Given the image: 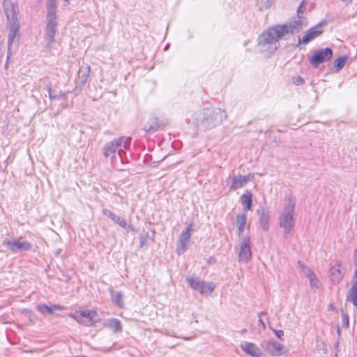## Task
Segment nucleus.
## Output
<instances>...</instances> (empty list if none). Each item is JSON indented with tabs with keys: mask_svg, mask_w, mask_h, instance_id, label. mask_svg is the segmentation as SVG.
<instances>
[{
	"mask_svg": "<svg viewBox=\"0 0 357 357\" xmlns=\"http://www.w3.org/2000/svg\"><path fill=\"white\" fill-rule=\"evenodd\" d=\"M22 237H20L17 241L3 240L2 244L13 253L22 251L30 250L32 248V244L27 241H20Z\"/></svg>",
	"mask_w": 357,
	"mask_h": 357,
	"instance_id": "0eeeda50",
	"label": "nucleus"
},
{
	"mask_svg": "<svg viewBox=\"0 0 357 357\" xmlns=\"http://www.w3.org/2000/svg\"><path fill=\"white\" fill-rule=\"evenodd\" d=\"M326 22L325 21H322L312 27L307 31L305 35L301 40H299V43L307 44L310 40L321 35L323 32L321 29L324 25H326Z\"/></svg>",
	"mask_w": 357,
	"mask_h": 357,
	"instance_id": "9b49d317",
	"label": "nucleus"
},
{
	"mask_svg": "<svg viewBox=\"0 0 357 357\" xmlns=\"http://www.w3.org/2000/svg\"><path fill=\"white\" fill-rule=\"evenodd\" d=\"M2 6L7 22L19 21L17 14L19 13L18 5L12 0H3Z\"/></svg>",
	"mask_w": 357,
	"mask_h": 357,
	"instance_id": "6e6552de",
	"label": "nucleus"
},
{
	"mask_svg": "<svg viewBox=\"0 0 357 357\" xmlns=\"http://www.w3.org/2000/svg\"><path fill=\"white\" fill-rule=\"evenodd\" d=\"M203 289H204L203 294L207 293V292L211 293L214 290V285L213 283H206V282H204Z\"/></svg>",
	"mask_w": 357,
	"mask_h": 357,
	"instance_id": "72a5a7b5",
	"label": "nucleus"
},
{
	"mask_svg": "<svg viewBox=\"0 0 357 357\" xmlns=\"http://www.w3.org/2000/svg\"><path fill=\"white\" fill-rule=\"evenodd\" d=\"M190 231L191 225L181 232L178 240L179 245L177 248V252L178 254L183 253L185 251L187 243L190 240Z\"/></svg>",
	"mask_w": 357,
	"mask_h": 357,
	"instance_id": "f3484780",
	"label": "nucleus"
},
{
	"mask_svg": "<svg viewBox=\"0 0 357 357\" xmlns=\"http://www.w3.org/2000/svg\"><path fill=\"white\" fill-rule=\"evenodd\" d=\"M261 348L273 356H280L287 353L285 347L273 339L263 340L260 344Z\"/></svg>",
	"mask_w": 357,
	"mask_h": 357,
	"instance_id": "39448f33",
	"label": "nucleus"
},
{
	"mask_svg": "<svg viewBox=\"0 0 357 357\" xmlns=\"http://www.w3.org/2000/svg\"><path fill=\"white\" fill-rule=\"evenodd\" d=\"M356 185L357 186V181H356Z\"/></svg>",
	"mask_w": 357,
	"mask_h": 357,
	"instance_id": "09e8293b",
	"label": "nucleus"
},
{
	"mask_svg": "<svg viewBox=\"0 0 357 357\" xmlns=\"http://www.w3.org/2000/svg\"><path fill=\"white\" fill-rule=\"evenodd\" d=\"M57 0H50L47 6V18H56Z\"/></svg>",
	"mask_w": 357,
	"mask_h": 357,
	"instance_id": "cd10ccee",
	"label": "nucleus"
},
{
	"mask_svg": "<svg viewBox=\"0 0 357 357\" xmlns=\"http://www.w3.org/2000/svg\"><path fill=\"white\" fill-rule=\"evenodd\" d=\"M165 124L160 121L158 118H151L148 122L144 125L143 130L146 132L153 133L158 130L162 129Z\"/></svg>",
	"mask_w": 357,
	"mask_h": 357,
	"instance_id": "dca6fc26",
	"label": "nucleus"
},
{
	"mask_svg": "<svg viewBox=\"0 0 357 357\" xmlns=\"http://www.w3.org/2000/svg\"><path fill=\"white\" fill-rule=\"evenodd\" d=\"M328 307H329V309H333V305H331H331L328 306Z\"/></svg>",
	"mask_w": 357,
	"mask_h": 357,
	"instance_id": "c03bdc74",
	"label": "nucleus"
},
{
	"mask_svg": "<svg viewBox=\"0 0 357 357\" xmlns=\"http://www.w3.org/2000/svg\"><path fill=\"white\" fill-rule=\"evenodd\" d=\"M90 72L91 68L88 65H86L85 67L80 68L78 74V78L76 81V85L74 89L75 92H79L82 91V88L88 82Z\"/></svg>",
	"mask_w": 357,
	"mask_h": 357,
	"instance_id": "f8f14e48",
	"label": "nucleus"
},
{
	"mask_svg": "<svg viewBox=\"0 0 357 357\" xmlns=\"http://www.w3.org/2000/svg\"><path fill=\"white\" fill-rule=\"evenodd\" d=\"M103 325L111 329L114 333L122 331V325L119 319L116 318H111L106 320Z\"/></svg>",
	"mask_w": 357,
	"mask_h": 357,
	"instance_id": "5701e85b",
	"label": "nucleus"
},
{
	"mask_svg": "<svg viewBox=\"0 0 357 357\" xmlns=\"http://www.w3.org/2000/svg\"><path fill=\"white\" fill-rule=\"evenodd\" d=\"M102 213L105 216L109 218L112 221H114L116 224L119 225L120 227H123V229H127L131 227V225H128L127 224L126 220L123 218L116 215V214H114L113 212H112L111 211H109L108 209H103Z\"/></svg>",
	"mask_w": 357,
	"mask_h": 357,
	"instance_id": "6ab92c4d",
	"label": "nucleus"
},
{
	"mask_svg": "<svg viewBox=\"0 0 357 357\" xmlns=\"http://www.w3.org/2000/svg\"><path fill=\"white\" fill-rule=\"evenodd\" d=\"M348 60V56L347 55L340 56L334 61V67L336 68L337 71L340 70L346 62Z\"/></svg>",
	"mask_w": 357,
	"mask_h": 357,
	"instance_id": "7c9ffc66",
	"label": "nucleus"
},
{
	"mask_svg": "<svg viewBox=\"0 0 357 357\" xmlns=\"http://www.w3.org/2000/svg\"><path fill=\"white\" fill-rule=\"evenodd\" d=\"M354 263L356 267V271L354 273V279H357V248L354 250Z\"/></svg>",
	"mask_w": 357,
	"mask_h": 357,
	"instance_id": "4c0bfd02",
	"label": "nucleus"
},
{
	"mask_svg": "<svg viewBox=\"0 0 357 357\" xmlns=\"http://www.w3.org/2000/svg\"><path fill=\"white\" fill-rule=\"evenodd\" d=\"M227 113L220 108H204L196 114V124L204 130L213 129L227 119Z\"/></svg>",
	"mask_w": 357,
	"mask_h": 357,
	"instance_id": "f03ea898",
	"label": "nucleus"
},
{
	"mask_svg": "<svg viewBox=\"0 0 357 357\" xmlns=\"http://www.w3.org/2000/svg\"><path fill=\"white\" fill-rule=\"evenodd\" d=\"M36 309L43 314H51L56 310H62L63 307L57 304L47 305V304H38Z\"/></svg>",
	"mask_w": 357,
	"mask_h": 357,
	"instance_id": "412c9836",
	"label": "nucleus"
},
{
	"mask_svg": "<svg viewBox=\"0 0 357 357\" xmlns=\"http://www.w3.org/2000/svg\"><path fill=\"white\" fill-rule=\"evenodd\" d=\"M273 331L278 338L282 340V337L284 336V331L282 330L273 329Z\"/></svg>",
	"mask_w": 357,
	"mask_h": 357,
	"instance_id": "a19ab883",
	"label": "nucleus"
},
{
	"mask_svg": "<svg viewBox=\"0 0 357 357\" xmlns=\"http://www.w3.org/2000/svg\"><path fill=\"white\" fill-rule=\"evenodd\" d=\"M344 272L342 270V266L337 263L329 270L331 280L334 284H338L342 279Z\"/></svg>",
	"mask_w": 357,
	"mask_h": 357,
	"instance_id": "a211bd4d",
	"label": "nucleus"
},
{
	"mask_svg": "<svg viewBox=\"0 0 357 357\" xmlns=\"http://www.w3.org/2000/svg\"><path fill=\"white\" fill-rule=\"evenodd\" d=\"M259 214V225L260 227L265 231H267L269 229V219L270 215L268 212L265 208H261V211H258Z\"/></svg>",
	"mask_w": 357,
	"mask_h": 357,
	"instance_id": "4be33fe9",
	"label": "nucleus"
},
{
	"mask_svg": "<svg viewBox=\"0 0 357 357\" xmlns=\"http://www.w3.org/2000/svg\"><path fill=\"white\" fill-rule=\"evenodd\" d=\"M241 348L245 354L252 357H266L261 349L252 342H243L241 344Z\"/></svg>",
	"mask_w": 357,
	"mask_h": 357,
	"instance_id": "ddd939ff",
	"label": "nucleus"
},
{
	"mask_svg": "<svg viewBox=\"0 0 357 357\" xmlns=\"http://www.w3.org/2000/svg\"><path fill=\"white\" fill-rule=\"evenodd\" d=\"M109 292L112 296V301L115 303L117 306H119L121 308H123L124 307V302L123 300V296L121 292L118 291L114 293L112 289H109Z\"/></svg>",
	"mask_w": 357,
	"mask_h": 357,
	"instance_id": "bb28decb",
	"label": "nucleus"
},
{
	"mask_svg": "<svg viewBox=\"0 0 357 357\" xmlns=\"http://www.w3.org/2000/svg\"><path fill=\"white\" fill-rule=\"evenodd\" d=\"M69 317L77 321L78 323L82 324V319H80L79 311L75 313L69 314Z\"/></svg>",
	"mask_w": 357,
	"mask_h": 357,
	"instance_id": "c9c22d12",
	"label": "nucleus"
},
{
	"mask_svg": "<svg viewBox=\"0 0 357 357\" xmlns=\"http://www.w3.org/2000/svg\"><path fill=\"white\" fill-rule=\"evenodd\" d=\"M187 282L193 289L197 290L201 294H203V281L199 280V278H197L195 276H192L190 278H187Z\"/></svg>",
	"mask_w": 357,
	"mask_h": 357,
	"instance_id": "b1692460",
	"label": "nucleus"
},
{
	"mask_svg": "<svg viewBox=\"0 0 357 357\" xmlns=\"http://www.w3.org/2000/svg\"><path fill=\"white\" fill-rule=\"evenodd\" d=\"M293 82L296 85H301L304 83V79L301 76H296L293 78Z\"/></svg>",
	"mask_w": 357,
	"mask_h": 357,
	"instance_id": "e433bc0d",
	"label": "nucleus"
},
{
	"mask_svg": "<svg viewBox=\"0 0 357 357\" xmlns=\"http://www.w3.org/2000/svg\"><path fill=\"white\" fill-rule=\"evenodd\" d=\"M337 332L338 335H340V328L339 326H337Z\"/></svg>",
	"mask_w": 357,
	"mask_h": 357,
	"instance_id": "79ce46f5",
	"label": "nucleus"
},
{
	"mask_svg": "<svg viewBox=\"0 0 357 357\" xmlns=\"http://www.w3.org/2000/svg\"><path fill=\"white\" fill-rule=\"evenodd\" d=\"M305 0L299 5L297 9L298 20L293 22L275 25L268 28L262 33L258 38V47L262 52L273 54L279 47V39L282 38L287 34H294L298 33L304 26L307 24L306 21L302 19L303 13V6Z\"/></svg>",
	"mask_w": 357,
	"mask_h": 357,
	"instance_id": "f257e3e1",
	"label": "nucleus"
},
{
	"mask_svg": "<svg viewBox=\"0 0 357 357\" xmlns=\"http://www.w3.org/2000/svg\"><path fill=\"white\" fill-rule=\"evenodd\" d=\"M342 326L345 328H349V321L348 315L347 314L342 312Z\"/></svg>",
	"mask_w": 357,
	"mask_h": 357,
	"instance_id": "f704fd0d",
	"label": "nucleus"
},
{
	"mask_svg": "<svg viewBox=\"0 0 357 357\" xmlns=\"http://www.w3.org/2000/svg\"><path fill=\"white\" fill-rule=\"evenodd\" d=\"M80 319H82V324L91 326L93 325L92 320L97 316V312L93 310H85L79 311Z\"/></svg>",
	"mask_w": 357,
	"mask_h": 357,
	"instance_id": "aec40b11",
	"label": "nucleus"
},
{
	"mask_svg": "<svg viewBox=\"0 0 357 357\" xmlns=\"http://www.w3.org/2000/svg\"><path fill=\"white\" fill-rule=\"evenodd\" d=\"M355 280L356 281L353 283L350 289L349 297L352 303L357 307V279Z\"/></svg>",
	"mask_w": 357,
	"mask_h": 357,
	"instance_id": "c756f323",
	"label": "nucleus"
},
{
	"mask_svg": "<svg viewBox=\"0 0 357 357\" xmlns=\"http://www.w3.org/2000/svg\"><path fill=\"white\" fill-rule=\"evenodd\" d=\"M254 178V175L249 174L245 176L237 175L234 176L231 181V183L230 185V190H236L238 188H243L245 185L249 181H252Z\"/></svg>",
	"mask_w": 357,
	"mask_h": 357,
	"instance_id": "2eb2a0df",
	"label": "nucleus"
},
{
	"mask_svg": "<svg viewBox=\"0 0 357 357\" xmlns=\"http://www.w3.org/2000/svg\"><path fill=\"white\" fill-rule=\"evenodd\" d=\"M267 312L266 311H263V312H261L258 314V316H259V322L260 324V325L261 326V327L264 329L266 328V325L264 324V322L262 321V319H261V316L262 315H266Z\"/></svg>",
	"mask_w": 357,
	"mask_h": 357,
	"instance_id": "ea45409f",
	"label": "nucleus"
},
{
	"mask_svg": "<svg viewBox=\"0 0 357 357\" xmlns=\"http://www.w3.org/2000/svg\"><path fill=\"white\" fill-rule=\"evenodd\" d=\"M252 258V251L250 237L245 236L242 239L238 250V260L241 262L248 263Z\"/></svg>",
	"mask_w": 357,
	"mask_h": 357,
	"instance_id": "1a4fd4ad",
	"label": "nucleus"
},
{
	"mask_svg": "<svg viewBox=\"0 0 357 357\" xmlns=\"http://www.w3.org/2000/svg\"><path fill=\"white\" fill-rule=\"evenodd\" d=\"M7 28L9 31L8 38V59L11 55V47L16 36L19 33L20 25L19 21L7 22Z\"/></svg>",
	"mask_w": 357,
	"mask_h": 357,
	"instance_id": "9d476101",
	"label": "nucleus"
},
{
	"mask_svg": "<svg viewBox=\"0 0 357 357\" xmlns=\"http://www.w3.org/2000/svg\"><path fill=\"white\" fill-rule=\"evenodd\" d=\"M246 331H247V330H246V329H243V330H242L241 333H245Z\"/></svg>",
	"mask_w": 357,
	"mask_h": 357,
	"instance_id": "a18cd8bd",
	"label": "nucleus"
},
{
	"mask_svg": "<svg viewBox=\"0 0 357 357\" xmlns=\"http://www.w3.org/2000/svg\"><path fill=\"white\" fill-rule=\"evenodd\" d=\"M247 216L245 213L238 214L236 217V223L238 226V236L241 235L245 228Z\"/></svg>",
	"mask_w": 357,
	"mask_h": 357,
	"instance_id": "a878e982",
	"label": "nucleus"
},
{
	"mask_svg": "<svg viewBox=\"0 0 357 357\" xmlns=\"http://www.w3.org/2000/svg\"><path fill=\"white\" fill-rule=\"evenodd\" d=\"M241 200L245 211L251 210L252 205V195L251 192L247 191L245 194L242 195Z\"/></svg>",
	"mask_w": 357,
	"mask_h": 357,
	"instance_id": "393cba45",
	"label": "nucleus"
},
{
	"mask_svg": "<svg viewBox=\"0 0 357 357\" xmlns=\"http://www.w3.org/2000/svg\"><path fill=\"white\" fill-rule=\"evenodd\" d=\"M298 267L302 271L305 277H312L314 272L307 266H305L302 261H298Z\"/></svg>",
	"mask_w": 357,
	"mask_h": 357,
	"instance_id": "2f4dec72",
	"label": "nucleus"
},
{
	"mask_svg": "<svg viewBox=\"0 0 357 357\" xmlns=\"http://www.w3.org/2000/svg\"><path fill=\"white\" fill-rule=\"evenodd\" d=\"M66 3V6L68 5L70 3V0H64Z\"/></svg>",
	"mask_w": 357,
	"mask_h": 357,
	"instance_id": "37998d69",
	"label": "nucleus"
},
{
	"mask_svg": "<svg viewBox=\"0 0 357 357\" xmlns=\"http://www.w3.org/2000/svg\"><path fill=\"white\" fill-rule=\"evenodd\" d=\"M307 278H308V280L310 281V284L311 287L316 288V289H319V287H320V282L317 279V278L315 275L314 273L312 275V277H308Z\"/></svg>",
	"mask_w": 357,
	"mask_h": 357,
	"instance_id": "473e14b6",
	"label": "nucleus"
},
{
	"mask_svg": "<svg viewBox=\"0 0 357 357\" xmlns=\"http://www.w3.org/2000/svg\"><path fill=\"white\" fill-rule=\"evenodd\" d=\"M356 151H357V146L356 147Z\"/></svg>",
	"mask_w": 357,
	"mask_h": 357,
	"instance_id": "de8ad7c7",
	"label": "nucleus"
},
{
	"mask_svg": "<svg viewBox=\"0 0 357 357\" xmlns=\"http://www.w3.org/2000/svg\"><path fill=\"white\" fill-rule=\"evenodd\" d=\"M144 243V241H142H142H141V246H142V245H143V243Z\"/></svg>",
	"mask_w": 357,
	"mask_h": 357,
	"instance_id": "49530a36",
	"label": "nucleus"
},
{
	"mask_svg": "<svg viewBox=\"0 0 357 357\" xmlns=\"http://www.w3.org/2000/svg\"><path fill=\"white\" fill-rule=\"evenodd\" d=\"M295 203V199L293 197H289L287 199V202L279 217L280 227L284 229V233L285 234H289L294 227Z\"/></svg>",
	"mask_w": 357,
	"mask_h": 357,
	"instance_id": "7ed1b4c3",
	"label": "nucleus"
},
{
	"mask_svg": "<svg viewBox=\"0 0 357 357\" xmlns=\"http://www.w3.org/2000/svg\"><path fill=\"white\" fill-rule=\"evenodd\" d=\"M260 3L261 4V9H262V8L267 9V8H270V6H271L270 0H261Z\"/></svg>",
	"mask_w": 357,
	"mask_h": 357,
	"instance_id": "58836bf2",
	"label": "nucleus"
},
{
	"mask_svg": "<svg viewBox=\"0 0 357 357\" xmlns=\"http://www.w3.org/2000/svg\"><path fill=\"white\" fill-rule=\"evenodd\" d=\"M56 18H47L48 23L46 26L45 39L48 47H51L54 41V36L56 31Z\"/></svg>",
	"mask_w": 357,
	"mask_h": 357,
	"instance_id": "4468645a",
	"label": "nucleus"
},
{
	"mask_svg": "<svg viewBox=\"0 0 357 357\" xmlns=\"http://www.w3.org/2000/svg\"><path fill=\"white\" fill-rule=\"evenodd\" d=\"M42 86H43L44 89L49 92V97L50 99L56 98V96L52 95L51 93V84L50 82H47L46 79H40L39 82L36 83L35 85L38 89H40Z\"/></svg>",
	"mask_w": 357,
	"mask_h": 357,
	"instance_id": "c85d7f7f",
	"label": "nucleus"
},
{
	"mask_svg": "<svg viewBox=\"0 0 357 357\" xmlns=\"http://www.w3.org/2000/svg\"><path fill=\"white\" fill-rule=\"evenodd\" d=\"M333 56V50L329 47H326L316 51L310 58V63L314 68L318 67L321 63L328 61Z\"/></svg>",
	"mask_w": 357,
	"mask_h": 357,
	"instance_id": "423d86ee",
	"label": "nucleus"
},
{
	"mask_svg": "<svg viewBox=\"0 0 357 357\" xmlns=\"http://www.w3.org/2000/svg\"><path fill=\"white\" fill-rule=\"evenodd\" d=\"M130 137H121L105 144L102 148V153L105 158H114L118 154L122 159L121 154L130 145Z\"/></svg>",
	"mask_w": 357,
	"mask_h": 357,
	"instance_id": "20e7f679",
	"label": "nucleus"
}]
</instances>
